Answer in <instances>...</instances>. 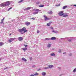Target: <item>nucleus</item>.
Masks as SVG:
<instances>
[{
	"instance_id": "nucleus-1",
	"label": "nucleus",
	"mask_w": 76,
	"mask_h": 76,
	"mask_svg": "<svg viewBox=\"0 0 76 76\" xmlns=\"http://www.w3.org/2000/svg\"><path fill=\"white\" fill-rule=\"evenodd\" d=\"M26 28L25 27H23L22 29H20L18 30V31L19 32L21 33V34H23L25 32H27L28 30H26Z\"/></svg>"
},
{
	"instance_id": "nucleus-2",
	"label": "nucleus",
	"mask_w": 76,
	"mask_h": 76,
	"mask_svg": "<svg viewBox=\"0 0 76 76\" xmlns=\"http://www.w3.org/2000/svg\"><path fill=\"white\" fill-rule=\"evenodd\" d=\"M15 39H16V38H10L8 40V41L9 42H10V43L12 42V41H14V40Z\"/></svg>"
},
{
	"instance_id": "nucleus-3",
	"label": "nucleus",
	"mask_w": 76,
	"mask_h": 76,
	"mask_svg": "<svg viewBox=\"0 0 76 76\" xmlns=\"http://www.w3.org/2000/svg\"><path fill=\"white\" fill-rule=\"evenodd\" d=\"M43 17L45 18V20H50V18H48L47 16H46L45 15L43 16Z\"/></svg>"
},
{
	"instance_id": "nucleus-4",
	"label": "nucleus",
	"mask_w": 76,
	"mask_h": 76,
	"mask_svg": "<svg viewBox=\"0 0 76 76\" xmlns=\"http://www.w3.org/2000/svg\"><path fill=\"white\" fill-rule=\"evenodd\" d=\"M5 6H9L10 5V2L8 1L5 2Z\"/></svg>"
},
{
	"instance_id": "nucleus-5",
	"label": "nucleus",
	"mask_w": 76,
	"mask_h": 76,
	"mask_svg": "<svg viewBox=\"0 0 76 76\" xmlns=\"http://www.w3.org/2000/svg\"><path fill=\"white\" fill-rule=\"evenodd\" d=\"M59 15L60 16H62L64 15V13H63V12L61 11L58 13Z\"/></svg>"
},
{
	"instance_id": "nucleus-6",
	"label": "nucleus",
	"mask_w": 76,
	"mask_h": 76,
	"mask_svg": "<svg viewBox=\"0 0 76 76\" xmlns=\"http://www.w3.org/2000/svg\"><path fill=\"white\" fill-rule=\"evenodd\" d=\"M25 25L26 26H29V25H31V23L28 21L26 22L25 23Z\"/></svg>"
},
{
	"instance_id": "nucleus-7",
	"label": "nucleus",
	"mask_w": 76,
	"mask_h": 76,
	"mask_svg": "<svg viewBox=\"0 0 76 76\" xmlns=\"http://www.w3.org/2000/svg\"><path fill=\"white\" fill-rule=\"evenodd\" d=\"M63 15V17H64V18H66V17H67L68 16V15L66 13H64Z\"/></svg>"
},
{
	"instance_id": "nucleus-8",
	"label": "nucleus",
	"mask_w": 76,
	"mask_h": 76,
	"mask_svg": "<svg viewBox=\"0 0 76 76\" xmlns=\"http://www.w3.org/2000/svg\"><path fill=\"white\" fill-rule=\"evenodd\" d=\"M18 38L19 41H22L23 40V37H19Z\"/></svg>"
},
{
	"instance_id": "nucleus-9",
	"label": "nucleus",
	"mask_w": 76,
	"mask_h": 76,
	"mask_svg": "<svg viewBox=\"0 0 76 76\" xmlns=\"http://www.w3.org/2000/svg\"><path fill=\"white\" fill-rule=\"evenodd\" d=\"M50 39L51 40H56V38L55 37H53L50 38Z\"/></svg>"
},
{
	"instance_id": "nucleus-10",
	"label": "nucleus",
	"mask_w": 76,
	"mask_h": 76,
	"mask_svg": "<svg viewBox=\"0 0 76 76\" xmlns=\"http://www.w3.org/2000/svg\"><path fill=\"white\" fill-rule=\"evenodd\" d=\"M0 6L1 7H5L6 6L5 4L2 3L0 4Z\"/></svg>"
},
{
	"instance_id": "nucleus-11",
	"label": "nucleus",
	"mask_w": 76,
	"mask_h": 76,
	"mask_svg": "<svg viewBox=\"0 0 76 76\" xmlns=\"http://www.w3.org/2000/svg\"><path fill=\"white\" fill-rule=\"evenodd\" d=\"M22 50H23V51H26V50H27L28 49L26 48H22Z\"/></svg>"
},
{
	"instance_id": "nucleus-12",
	"label": "nucleus",
	"mask_w": 76,
	"mask_h": 76,
	"mask_svg": "<svg viewBox=\"0 0 76 76\" xmlns=\"http://www.w3.org/2000/svg\"><path fill=\"white\" fill-rule=\"evenodd\" d=\"M32 9V7H27L26 8V10H30V9Z\"/></svg>"
},
{
	"instance_id": "nucleus-13",
	"label": "nucleus",
	"mask_w": 76,
	"mask_h": 76,
	"mask_svg": "<svg viewBox=\"0 0 76 76\" xmlns=\"http://www.w3.org/2000/svg\"><path fill=\"white\" fill-rule=\"evenodd\" d=\"M4 45V43L3 42H0V46H2Z\"/></svg>"
},
{
	"instance_id": "nucleus-14",
	"label": "nucleus",
	"mask_w": 76,
	"mask_h": 76,
	"mask_svg": "<svg viewBox=\"0 0 76 76\" xmlns=\"http://www.w3.org/2000/svg\"><path fill=\"white\" fill-rule=\"evenodd\" d=\"M51 44H48L47 45V47H48V48H50V47H51Z\"/></svg>"
},
{
	"instance_id": "nucleus-15",
	"label": "nucleus",
	"mask_w": 76,
	"mask_h": 76,
	"mask_svg": "<svg viewBox=\"0 0 76 76\" xmlns=\"http://www.w3.org/2000/svg\"><path fill=\"white\" fill-rule=\"evenodd\" d=\"M54 67V66H53V65H49V66H48V67L49 68V69H50V68L51 69V68L52 67Z\"/></svg>"
},
{
	"instance_id": "nucleus-16",
	"label": "nucleus",
	"mask_w": 76,
	"mask_h": 76,
	"mask_svg": "<svg viewBox=\"0 0 76 76\" xmlns=\"http://www.w3.org/2000/svg\"><path fill=\"white\" fill-rule=\"evenodd\" d=\"M22 60H23L24 61H27V60H26V59L25 58H22Z\"/></svg>"
},
{
	"instance_id": "nucleus-17",
	"label": "nucleus",
	"mask_w": 76,
	"mask_h": 76,
	"mask_svg": "<svg viewBox=\"0 0 76 76\" xmlns=\"http://www.w3.org/2000/svg\"><path fill=\"white\" fill-rule=\"evenodd\" d=\"M67 6H65L63 7V9H66V8H67Z\"/></svg>"
},
{
	"instance_id": "nucleus-18",
	"label": "nucleus",
	"mask_w": 76,
	"mask_h": 76,
	"mask_svg": "<svg viewBox=\"0 0 76 76\" xmlns=\"http://www.w3.org/2000/svg\"><path fill=\"white\" fill-rule=\"evenodd\" d=\"M45 39L47 41H49V40H50V38H46Z\"/></svg>"
},
{
	"instance_id": "nucleus-19",
	"label": "nucleus",
	"mask_w": 76,
	"mask_h": 76,
	"mask_svg": "<svg viewBox=\"0 0 76 76\" xmlns=\"http://www.w3.org/2000/svg\"><path fill=\"white\" fill-rule=\"evenodd\" d=\"M46 74V73L44 72H43L42 73V75H43V76H45Z\"/></svg>"
},
{
	"instance_id": "nucleus-20",
	"label": "nucleus",
	"mask_w": 76,
	"mask_h": 76,
	"mask_svg": "<svg viewBox=\"0 0 76 76\" xmlns=\"http://www.w3.org/2000/svg\"><path fill=\"white\" fill-rule=\"evenodd\" d=\"M47 26H50L51 25V23H47Z\"/></svg>"
},
{
	"instance_id": "nucleus-21",
	"label": "nucleus",
	"mask_w": 76,
	"mask_h": 76,
	"mask_svg": "<svg viewBox=\"0 0 76 76\" xmlns=\"http://www.w3.org/2000/svg\"><path fill=\"white\" fill-rule=\"evenodd\" d=\"M44 6L43 5H39V7H44Z\"/></svg>"
},
{
	"instance_id": "nucleus-22",
	"label": "nucleus",
	"mask_w": 76,
	"mask_h": 76,
	"mask_svg": "<svg viewBox=\"0 0 76 76\" xmlns=\"http://www.w3.org/2000/svg\"><path fill=\"white\" fill-rule=\"evenodd\" d=\"M34 75H35V76H38V73L36 72L34 74Z\"/></svg>"
},
{
	"instance_id": "nucleus-23",
	"label": "nucleus",
	"mask_w": 76,
	"mask_h": 76,
	"mask_svg": "<svg viewBox=\"0 0 76 76\" xmlns=\"http://www.w3.org/2000/svg\"><path fill=\"white\" fill-rule=\"evenodd\" d=\"M48 14H49V15H51V14H53V12L52 11H51L48 12Z\"/></svg>"
},
{
	"instance_id": "nucleus-24",
	"label": "nucleus",
	"mask_w": 76,
	"mask_h": 76,
	"mask_svg": "<svg viewBox=\"0 0 76 76\" xmlns=\"http://www.w3.org/2000/svg\"><path fill=\"white\" fill-rule=\"evenodd\" d=\"M50 55L51 56H55V54H54V53H52L50 54Z\"/></svg>"
},
{
	"instance_id": "nucleus-25",
	"label": "nucleus",
	"mask_w": 76,
	"mask_h": 76,
	"mask_svg": "<svg viewBox=\"0 0 76 76\" xmlns=\"http://www.w3.org/2000/svg\"><path fill=\"white\" fill-rule=\"evenodd\" d=\"M49 69V68L48 67L44 68V69Z\"/></svg>"
},
{
	"instance_id": "nucleus-26",
	"label": "nucleus",
	"mask_w": 76,
	"mask_h": 76,
	"mask_svg": "<svg viewBox=\"0 0 76 76\" xmlns=\"http://www.w3.org/2000/svg\"><path fill=\"white\" fill-rule=\"evenodd\" d=\"M76 71V68H75L73 71V72H75Z\"/></svg>"
},
{
	"instance_id": "nucleus-27",
	"label": "nucleus",
	"mask_w": 76,
	"mask_h": 76,
	"mask_svg": "<svg viewBox=\"0 0 76 76\" xmlns=\"http://www.w3.org/2000/svg\"><path fill=\"white\" fill-rule=\"evenodd\" d=\"M24 46L25 47H28V45H26L25 44H24Z\"/></svg>"
},
{
	"instance_id": "nucleus-28",
	"label": "nucleus",
	"mask_w": 76,
	"mask_h": 76,
	"mask_svg": "<svg viewBox=\"0 0 76 76\" xmlns=\"http://www.w3.org/2000/svg\"><path fill=\"white\" fill-rule=\"evenodd\" d=\"M4 18H3V19H2L1 20V21H4Z\"/></svg>"
},
{
	"instance_id": "nucleus-29",
	"label": "nucleus",
	"mask_w": 76,
	"mask_h": 76,
	"mask_svg": "<svg viewBox=\"0 0 76 76\" xmlns=\"http://www.w3.org/2000/svg\"><path fill=\"white\" fill-rule=\"evenodd\" d=\"M31 19H33V20H34V19H35V18H31Z\"/></svg>"
},
{
	"instance_id": "nucleus-30",
	"label": "nucleus",
	"mask_w": 76,
	"mask_h": 76,
	"mask_svg": "<svg viewBox=\"0 0 76 76\" xmlns=\"http://www.w3.org/2000/svg\"><path fill=\"white\" fill-rule=\"evenodd\" d=\"M23 1V0H21L19 2V3H20V2H22V1Z\"/></svg>"
},
{
	"instance_id": "nucleus-31",
	"label": "nucleus",
	"mask_w": 76,
	"mask_h": 76,
	"mask_svg": "<svg viewBox=\"0 0 76 76\" xmlns=\"http://www.w3.org/2000/svg\"><path fill=\"white\" fill-rule=\"evenodd\" d=\"M29 76H35V75H33V74H31V75Z\"/></svg>"
},
{
	"instance_id": "nucleus-32",
	"label": "nucleus",
	"mask_w": 76,
	"mask_h": 76,
	"mask_svg": "<svg viewBox=\"0 0 76 76\" xmlns=\"http://www.w3.org/2000/svg\"><path fill=\"white\" fill-rule=\"evenodd\" d=\"M50 28L51 29H53V27H50Z\"/></svg>"
},
{
	"instance_id": "nucleus-33",
	"label": "nucleus",
	"mask_w": 76,
	"mask_h": 76,
	"mask_svg": "<svg viewBox=\"0 0 76 76\" xmlns=\"http://www.w3.org/2000/svg\"><path fill=\"white\" fill-rule=\"evenodd\" d=\"M3 23V21H1L0 22V23H1V24Z\"/></svg>"
},
{
	"instance_id": "nucleus-34",
	"label": "nucleus",
	"mask_w": 76,
	"mask_h": 76,
	"mask_svg": "<svg viewBox=\"0 0 76 76\" xmlns=\"http://www.w3.org/2000/svg\"><path fill=\"white\" fill-rule=\"evenodd\" d=\"M37 33H39V30H38L37 31Z\"/></svg>"
},
{
	"instance_id": "nucleus-35",
	"label": "nucleus",
	"mask_w": 76,
	"mask_h": 76,
	"mask_svg": "<svg viewBox=\"0 0 76 76\" xmlns=\"http://www.w3.org/2000/svg\"><path fill=\"white\" fill-rule=\"evenodd\" d=\"M30 58V59L31 60H32V57L30 58Z\"/></svg>"
},
{
	"instance_id": "nucleus-36",
	"label": "nucleus",
	"mask_w": 76,
	"mask_h": 76,
	"mask_svg": "<svg viewBox=\"0 0 76 76\" xmlns=\"http://www.w3.org/2000/svg\"><path fill=\"white\" fill-rule=\"evenodd\" d=\"M12 9V7H11L9 8V10H10V9Z\"/></svg>"
},
{
	"instance_id": "nucleus-37",
	"label": "nucleus",
	"mask_w": 76,
	"mask_h": 76,
	"mask_svg": "<svg viewBox=\"0 0 76 76\" xmlns=\"http://www.w3.org/2000/svg\"><path fill=\"white\" fill-rule=\"evenodd\" d=\"M34 13H35V14H37V13H38V12H35Z\"/></svg>"
},
{
	"instance_id": "nucleus-38",
	"label": "nucleus",
	"mask_w": 76,
	"mask_h": 76,
	"mask_svg": "<svg viewBox=\"0 0 76 76\" xmlns=\"http://www.w3.org/2000/svg\"><path fill=\"white\" fill-rule=\"evenodd\" d=\"M71 40H69V42H70V41H71Z\"/></svg>"
},
{
	"instance_id": "nucleus-39",
	"label": "nucleus",
	"mask_w": 76,
	"mask_h": 76,
	"mask_svg": "<svg viewBox=\"0 0 76 76\" xmlns=\"http://www.w3.org/2000/svg\"><path fill=\"white\" fill-rule=\"evenodd\" d=\"M55 32V31L54 30H53V31H52V32Z\"/></svg>"
},
{
	"instance_id": "nucleus-40",
	"label": "nucleus",
	"mask_w": 76,
	"mask_h": 76,
	"mask_svg": "<svg viewBox=\"0 0 76 76\" xmlns=\"http://www.w3.org/2000/svg\"><path fill=\"white\" fill-rule=\"evenodd\" d=\"M12 34H10L9 35L10 36V35H12Z\"/></svg>"
},
{
	"instance_id": "nucleus-41",
	"label": "nucleus",
	"mask_w": 76,
	"mask_h": 76,
	"mask_svg": "<svg viewBox=\"0 0 76 76\" xmlns=\"http://www.w3.org/2000/svg\"><path fill=\"white\" fill-rule=\"evenodd\" d=\"M74 6H75L76 7V4H74Z\"/></svg>"
},
{
	"instance_id": "nucleus-42",
	"label": "nucleus",
	"mask_w": 76,
	"mask_h": 76,
	"mask_svg": "<svg viewBox=\"0 0 76 76\" xmlns=\"http://www.w3.org/2000/svg\"><path fill=\"white\" fill-rule=\"evenodd\" d=\"M66 53H63V54H66Z\"/></svg>"
},
{
	"instance_id": "nucleus-43",
	"label": "nucleus",
	"mask_w": 76,
	"mask_h": 76,
	"mask_svg": "<svg viewBox=\"0 0 76 76\" xmlns=\"http://www.w3.org/2000/svg\"><path fill=\"white\" fill-rule=\"evenodd\" d=\"M37 4H39V2H38Z\"/></svg>"
},
{
	"instance_id": "nucleus-44",
	"label": "nucleus",
	"mask_w": 76,
	"mask_h": 76,
	"mask_svg": "<svg viewBox=\"0 0 76 76\" xmlns=\"http://www.w3.org/2000/svg\"><path fill=\"white\" fill-rule=\"evenodd\" d=\"M59 52H61V50H60V51Z\"/></svg>"
},
{
	"instance_id": "nucleus-45",
	"label": "nucleus",
	"mask_w": 76,
	"mask_h": 76,
	"mask_svg": "<svg viewBox=\"0 0 76 76\" xmlns=\"http://www.w3.org/2000/svg\"><path fill=\"white\" fill-rule=\"evenodd\" d=\"M40 70H41V69H39L38 70V71Z\"/></svg>"
},
{
	"instance_id": "nucleus-46",
	"label": "nucleus",
	"mask_w": 76,
	"mask_h": 76,
	"mask_svg": "<svg viewBox=\"0 0 76 76\" xmlns=\"http://www.w3.org/2000/svg\"><path fill=\"white\" fill-rule=\"evenodd\" d=\"M1 60V58H0V60Z\"/></svg>"
},
{
	"instance_id": "nucleus-47",
	"label": "nucleus",
	"mask_w": 76,
	"mask_h": 76,
	"mask_svg": "<svg viewBox=\"0 0 76 76\" xmlns=\"http://www.w3.org/2000/svg\"><path fill=\"white\" fill-rule=\"evenodd\" d=\"M60 4L59 5H58V6H60Z\"/></svg>"
},
{
	"instance_id": "nucleus-48",
	"label": "nucleus",
	"mask_w": 76,
	"mask_h": 76,
	"mask_svg": "<svg viewBox=\"0 0 76 76\" xmlns=\"http://www.w3.org/2000/svg\"><path fill=\"white\" fill-rule=\"evenodd\" d=\"M24 10H25V9H24Z\"/></svg>"
},
{
	"instance_id": "nucleus-49",
	"label": "nucleus",
	"mask_w": 76,
	"mask_h": 76,
	"mask_svg": "<svg viewBox=\"0 0 76 76\" xmlns=\"http://www.w3.org/2000/svg\"><path fill=\"white\" fill-rule=\"evenodd\" d=\"M38 10H37V11H38Z\"/></svg>"
},
{
	"instance_id": "nucleus-50",
	"label": "nucleus",
	"mask_w": 76,
	"mask_h": 76,
	"mask_svg": "<svg viewBox=\"0 0 76 76\" xmlns=\"http://www.w3.org/2000/svg\"><path fill=\"white\" fill-rule=\"evenodd\" d=\"M37 10H38V9H37Z\"/></svg>"
},
{
	"instance_id": "nucleus-51",
	"label": "nucleus",
	"mask_w": 76,
	"mask_h": 76,
	"mask_svg": "<svg viewBox=\"0 0 76 76\" xmlns=\"http://www.w3.org/2000/svg\"><path fill=\"white\" fill-rule=\"evenodd\" d=\"M71 55H72V54H71ZM71 55H70V56H71Z\"/></svg>"
}]
</instances>
